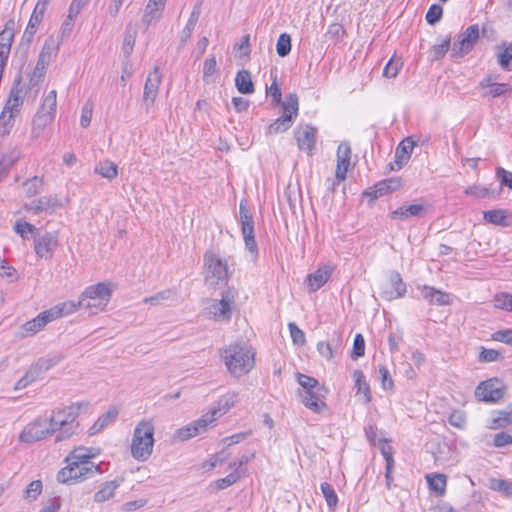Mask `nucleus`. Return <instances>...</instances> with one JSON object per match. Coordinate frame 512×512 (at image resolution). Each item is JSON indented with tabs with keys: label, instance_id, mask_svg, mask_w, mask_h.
<instances>
[{
	"label": "nucleus",
	"instance_id": "40",
	"mask_svg": "<svg viewBox=\"0 0 512 512\" xmlns=\"http://www.w3.org/2000/svg\"><path fill=\"white\" fill-rule=\"evenodd\" d=\"M95 173L100 174L103 178L108 180L115 179L118 175L117 165L111 161L100 162L94 168Z\"/></svg>",
	"mask_w": 512,
	"mask_h": 512
},
{
	"label": "nucleus",
	"instance_id": "58",
	"mask_svg": "<svg viewBox=\"0 0 512 512\" xmlns=\"http://www.w3.org/2000/svg\"><path fill=\"white\" fill-rule=\"evenodd\" d=\"M0 276L6 278L9 282H14L18 279V273L14 267L9 265L4 259L0 257Z\"/></svg>",
	"mask_w": 512,
	"mask_h": 512
},
{
	"label": "nucleus",
	"instance_id": "56",
	"mask_svg": "<svg viewBox=\"0 0 512 512\" xmlns=\"http://www.w3.org/2000/svg\"><path fill=\"white\" fill-rule=\"evenodd\" d=\"M494 305L496 308L512 312V295L506 292L497 293L494 296Z\"/></svg>",
	"mask_w": 512,
	"mask_h": 512
},
{
	"label": "nucleus",
	"instance_id": "48",
	"mask_svg": "<svg viewBox=\"0 0 512 512\" xmlns=\"http://www.w3.org/2000/svg\"><path fill=\"white\" fill-rule=\"evenodd\" d=\"M489 488L501 492L507 497L512 496V481L492 478L490 479Z\"/></svg>",
	"mask_w": 512,
	"mask_h": 512
},
{
	"label": "nucleus",
	"instance_id": "39",
	"mask_svg": "<svg viewBox=\"0 0 512 512\" xmlns=\"http://www.w3.org/2000/svg\"><path fill=\"white\" fill-rule=\"evenodd\" d=\"M497 416L493 418L491 428L499 429L512 424V404L506 409L496 412Z\"/></svg>",
	"mask_w": 512,
	"mask_h": 512
},
{
	"label": "nucleus",
	"instance_id": "11",
	"mask_svg": "<svg viewBox=\"0 0 512 512\" xmlns=\"http://www.w3.org/2000/svg\"><path fill=\"white\" fill-rule=\"evenodd\" d=\"M475 396L480 401L495 403L503 398L504 387L498 379H489L476 387Z\"/></svg>",
	"mask_w": 512,
	"mask_h": 512
},
{
	"label": "nucleus",
	"instance_id": "37",
	"mask_svg": "<svg viewBox=\"0 0 512 512\" xmlns=\"http://www.w3.org/2000/svg\"><path fill=\"white\" fill-rule=\"evenodd\" d=\"M57 94L55 90H51L44 98L43 103L38 110L39 115H49L53 120L56 113Z\"/></svg>",
	"mask_w": 512,
	"mask_h": 512
},
{
	"label": "nucleus",
	"instance_id": "54",
	"mask_svg": "<svg viewBox=\"0 0 512 512\" xmlns=\"http://www.w3.org/2000/svg\"><path fill=\"white\" fill-rule=\"evenodd\" d=\"M402 66L403 62L400 58L392 57L383 69V76L387 78L396 77Z\"/></svg>",
	"mask_w": 512,
	"mask_h": 512
},
{
	"label": "nucleus",
	"instance_id": "49",
	"mask_svg": "<svg viewBox=\"0 0 512 512\" xmlns=\"http://www.w3.org/2000/svg\"><path fill=\"white\" fill-rule=\"evenodd\" d=\"M241 474L238 471H232L226 477L216 480L213 483L214 491H220L230 487L240 480Z\"/></svg>",
	"mask_w": 512,
	"mask_h": 512
},
{
	"label": "nucleus",
	"instance_id": "21",
	"mask_svg": "<svg viewBox=\"0 0 512 512\" xmlns=\"http://www.w3.org/2000/svg\"><path fill=\"white\" fill-rule=\"evenodd\" d=\"M351 147L349 143L342 142L337 150V166L335 176L338 181L346 179L347 171L350 166Z\"/></svg>",
	"mask_w": 512,
	"mask_h": 512
},
{
	"label": "nucleus",
	"instance_id": "62",
	"mask_svg": "<svg viewBox=\"0 0 512 512\" xmlns=\"http://www.w3.org/2000/svg\"><path fill=\"white\" fill-rule=\"evenodd\" d=\"M42 488V482L40 480H34L27 486L24 497L29 501H33L41 494Z\"/></svg>",
	"mask_w": 512,
	"mask_h": 512
},
{
	"label": "nucleus",
	"instance_id": "57",
	"mask_svg": "<svg viewBox=\"0 0 512 512\" xmlns=\"http://www.w3.org/2000/svg\"><path fill=\"white\" fill-rule=\"evenodd\" d=\"M42 186V179L34 176L23 183V188L28 197L36 195Z\"/></svg>",
	"mask_w": 512,
	"mask_h": 512
},
{
	"label": "nucleus",
	"instance_id": "63",
	"mask_svg": "<svg viewBox=\"0 0 512 512\" xmlns=\"http://www.w3.org/2000/svg\"><path fill=\"white\" fill-rule=\"evenodd\" d=\"M297 380L299 385L303 388V391H312V389L321 387L315 378L301 373H298Z\"/></svg>",
	"mask_w": 512,
	"mask_h": 512
},
{
	"label": "nucleus",
	"instance_id": "16",
	"mask_svg": "<svg viewBox=\"0 0 512 512\" xmlns=\"http://www.w3.org/2000/svg\"><path fill=\"white\" fill-rule=\"evenodd\" d=\"M317 130L315 127L307 124L294 130V136L297 146L301 151L312 155L316 145Z\"/></svg>",
	"mask_w": 512,
	"mask_h": 512
},
{
	"label": "nucleus",
	"instance_id": "36",
	"mask_svg": "<svg viewBox=\"0 0 512 512\" xmlns=\"http://www.w3.org/2000/svg\"><path fill=\"white\" fill-rule=\"evenodd\" d=\"M209 313L215 320L228 321L232 315V307L225 301H214L209 307Z\"/></svg>",
	"mask_w": 512,
	"mask_h": 512
},
{
	"label": "nucleus",
	"instance_id": "2",
	"mask_svg": "<svg viewBox=\"0 0 512 512\" xmlns=\"http://www.w3.org/2000/svg\"><path fill=\"white\" fill-rule=\"evenodd\" d=\"M89 407V402H76L63 408L52 410L48 420L56 435L55 442H61L74 435L79 427L76 421L82 409Z\"/></svg>",
	"mask_w": 512,
	"mask_h": 512
},
{
	"label": "nucleus",
	"instance_id": "60",
	"mask_svg": "<svg viewBox=\"0 0 512 512\" xmlns=\"http://www.w3.org/2000/svg\"><path fill=\"white\" fill-rule=\"evenodd\" d=\"M442 15H443L442 7L438 4H432L428 9L425 18H426V21L428 24L434 25L440 21V19L442 18Z\"/></svg>",
	"mask_w": 512,
	"mask_h": 512
},
{
	"label": "nucleus",
	"instance_id": "55",
	"mask_svg": "<svg viewBox=\"0 0 512 512\" xmlns=\"http://www.w3.org/2000/svg\"><path fill=\"white\" fill-rule=\"evenodd\" d=\"M512 87L508 83H497L494 84L489 90L485 92V96H490L492 98H497L504 96L506 94H511Z\"/></svg>",
	"mask_w": 512,
	"mask_h": 512
},
{
	"label": "nucleus",
	"instance_id": "18",
	"mask_svg": "<svg viewBox=\"0 0 512 512\" xmlns=\"http://www.w3.org/2000/svg\"><path fill=\"white\" fill-rule=\"evenodd\" d=\"M401 186L399 177H391L377 182L374 186L364 191L363 196L369 197L371 201L382 197L390 192L396 191Z\"/></svg>",
	"mask_w": 512,
	"mask_h": 512
},
{
	"label": "nucleus",
	"instance_id": "38",
	"mask_svg": "<svg viewBox=\"0 0 512 512\" xmlns=\"http://www.w3.org/2000/svg\"><path fill=\"white\" fill-rule=\"evenodd\" d=\"M55 205V199L51 196H43L38 199L32 200L29 204L26 205L27 210H31L34 213L38 214L43 211H47Z\"/></svg>",
	"mask_w": 512,
	"mask_h": 512
},
{
	"label": "nucleus",
	"instance_id": "4",
	"mask_svg": "<svg viewBox=\"0 0 512 512\" xmlns=\"http://www.w3.org/2000/svg\"><path fill=\"white\" fill-rule=\"evenodd\" d=\"M155 427L152 420L143 419L135 427L131 454L138 461H146L153 452Z\"/></svg>",
	"mask_w": 512,
	"mask_h": 512
},
{
	"label": "nucleus",
	"instance_id": "25",
	"mask_svg": "<svg viewBox=\"0 0 512 512\" xmlns=\"http://www.w3.org/2000/svg\"><path fill=\"white\" fill-rule=\"evenodd\" d=\"M201 6L202 1H197L195 5L193 6L192 12L190 14V17L183 28V30L180 33V47H184L188 41V39L191 37L192 32L199 20L200 14H201Z\"/></svg>",
	"mask_w": 512,
	"mask_h": 512
},
{
	"label": "nucleus",
	"instance_id": "7",
	"mask_svg": "<svg viewBox=\"0 0 512 512\" xmlns=\"http://www.w3.org/2000/svg\"><path fill=\"white\" fill-rule=\"evenodd\" d=\"M204 266L207 269L206 281L213 284L227 283L231 278L232 272L229 270L227 261L221 259L212 252L204 254Z\"/></svg>",
	"mask_w": 512,
	"mask_h": 512
},
{
	"label": "nucleus",
	"instance_id": "59",
	"mask_svg": "<svg viewBox=\"0 0 512 512\" xmlns=\"http://www.w3.org/2000/svg\"><path fill=\"white\" fill-rule=\"evenodd\" d=\"M217 63L215 56H211L205 60L203 65V80L206 83H209L211 77L216 73Z\"/></svg>",
	"mask_w": 512,
	"mask_h": 512
},
{
	"label": "nucleus",
	"instance_id": "64",
	"mask_svg": "<svg viewBox=\"0 0 512 512\" xmlns=\"http://www.w3.org/2000/svg\"><path fill=\"white\" fill-rule=\"evenodd\" d=\"M495 172L501 185L507 186L512 190V172L504 169L503 167H497Z\"/></svg>",
	"mask_w": 512,
	"mask_h": 512
},
{
	"label": "nucleus",
	"instance_id": "46",
	"mask_svg": "<svg viewBox=\"0 0 512 512\" xmlns=\"http://www.w3.org/2000/svg\"><path fill=\"white\" fill-rule=\"evenodd\" d=\"M176 296V292L173 289H165L153 296L144 298V303L156 306L161 304L163 301L173 300Z\"/></svg>",
	"mask_w": 512,
	"mask_h": 512
},
{
	"label": "nucleus",
	"instance_id": "34",
	"mask_svg": "<svg viewBox=\"0 0 512 512\" xmlns=\"http://www.w3.org/2000/svg\"><path fill=\"white\" fill-rule=\"evenodd\" d=\"M235 86L242 94H252L255 87L251 79V73L248 70H240L235 77Z\"/></svg>",
	"mask_w": 512,
	"mask_h": 512
},
{
	"label": "nucleus",
	"instance_id": "8",
	"mask_svg": "<svg viewBox=\"0 0 512 512\" xmlns=\"http://www.w3.org/2000/svg\"><path fill=\"white\" fill-rule=\"evenodd\" d=\"M54 434V430L48 420V417H37L27 424L22 430L19 440L24 443H34Z\"/></svg>",
	"mask_w": 512,
	"mask_h": 512
},
{
	"label": "nucleus",
	"instance_id": "43",
	"mask_svg": "<svg viewBox=\"0 0 512 512\" xmlns=\"http://www.w3.org/2000/svg\"><path fill=\"white\" fill-rule=\"evenodd\" d=\"M293 124V120L290 119V115H282L277 118L273 123L268 126V134H278L287 131Z\"/></svg>",
	"mask_w": 512,
	"mask_h": 512
},
{
	"label": "nucleus",
	"instance_id": "42",
	"mask_svg": "<svg viewBox=\"0 0 512 512\" xmlns=\"http://www.w3.org/2000/svg\"><path fill=\"white\" fill-rule=\"evenodd\" d=\"M53 120L49 115H39L36 113L33 122H32V130L31 135L33 138H39L44 129L49 125Z\"/></svg>",
	"mask_w": 512,
	"mask_h": 512
},
{
	"label": "nucleus",
	"instance_id": "23",
	"mask_svg": "<svg viewBox=\"0 0 512 512\" xmlns=\"http://www.w3.org/2000/svg\"><path fill=\"white\" fill-rule=\"evenodd\" d=\"M331 277V270L327 266L318 268L315 272L307 275L305 284L310 292H316L323 287Z\"/></svg>",
	"mask_w": 512,
	"mask_h": 512
},
{
	"label": "nucleus",
	"instance_id": "19",
	"mask_svg": "<svg viewBox=\"0 0 512 512\" xmlns=\"http://www.w3.org/2000/svg\"><path fill=\"white\" fill-rule=\"evenodd\" d=\"M161 80L162 76L158 67H155L147 76L143 92V103L147 109L151 107L156 100Z\"/></svg>",
	"mask_w": 512,
	"mask_h": 512
},
{
	"label": "nucleus",
	"instance_id": "9",
	"mask_svg": "<svg viewBox=\"0 0 512 512\" xmlns=\"http://www.w3.org/2000/svg\"><path fill=\"white\" fill-rule=\"evenodd\" d=\"M61 357L54 356L48 358H40L38 362L31 366V368L20 378L15 384V390L24 389L29 384L38 379L43 373L59 363Z\"/></svg>",
	"mask_w": 512,
	"mask_h": 512
},
{
	"label": "nucleus",
	"instance_id": "24",
	"mask_svg": "<svg viewBox=\"0 0 512 512\" xmlns=\"http://www.w3.org/2000/svg\"><path fill=\"white\" fill-rule=\"evenodd\" d=\"M418 289L422 298L431 305L443 306L450 304V295L446 292L427 285L419 287Z\"/></svg>",
	"mask_w": 512,
	"mask_h": 512
},
{
	"label": "nucleus",
	"instance_id": "1",
	"mask_svg": "<svg viewBox=\"0 0 512 512\" xmlns=\"http://www.w3.org/2000/svg\"><path fill=\"white\" fill-rule=\"evenodd\" d=\"M93 456L90 448H75L66 456L67 465L58 472L57 481L67 484L70 481H84L101 474V466L90 460Z\"/></svg>",
	"mask_w": 512,
	"mask_h": 512
},
{
	"label": "nucleus",
	"instance_id": "31",
	"mask_svg": "<svg viewBox=\"0 0 512 512\" xmlns=\"http://www.w3.org/2000/svg\"><path fill=\"white\" fill-rule=\"evenodd\" d=\"M119 414V411L116 407H110L108 411L101 415L97 421L90 427L89 433L90 435H95L98 432H100L103 428L108 426L109 424L113 423L117 416Z\"/></svg>",
	"mask_w": 512,
	"mask_h": 512
},
{
	"label": "nucleus",
	"instance_id": "22",
	"mask_svg": "<svg viewBox=\"0 0 512 512\" xmlns=\"http://www.w3.org/2000/svg\"><path fill=\"white\" fill-rule=\"evenodd\" d=\"M427 214V208L422 204L403 205L392 211L390 217L394 220H408L411 217H423Z\"/></svg>",
	"mask_w": 512,
	"mask_h": 512
},
{
	"label": "nucleus",
	"instance_id": "44",
	"mask_svg": "<svg viewBox=\"0 0 512 512\" xmlns=\"http://www.w3.org/2000/svg\"><path fill=\"white\" fill-rule=\"evenodd\" d=\"M503 50L497 54V61L505 71H512V41L508 46L503 44Z\"/></svg>",
	"mask_w": 512,
	"mask_h": 512
},
{
	"label": "nucleus",
	"instance_id": "35",
	"mask_svg": "<svg viewBox=\"0 0 512 512\" xmlns=\"http://www.w3.org/2000/svg\"><path fill=\"white\" fill-rule=\"evenodd\" d=\"M46 9L45 3H37L26 27L25 35L33 37L38 25L42 22Z\"/></svg>",
	"mask_w": 512,
	"mask_h": 512
},
{
	"label": "nucleus",
	"instance_id": "45",
	"mask_svg": "<svg viewBox=\"0 0 512 512\" xmlns=\"http://www.w3.org/2000/svg\"><path fill=\"white\" fill-rule=\"evenodd\" d=\"M429 488L434 491L437 495L441 496L444 494L446 489L447 478L444 474H435L433 476H427Z\"/></svg>",
	"mask_w": 512,
	"mask_h": 512
},
{
	"label": "nucleus",
	"instance_id": "12",
	"mask_svg": "<svg viewBox=\"0 0 512 512\" xmlns=\"http://www.w3.org/2000/svg\"><path fill=\"white\" fill-rule=\"evenodd\" d=\"M59 244L58 232H45L34 237V250L37 257L50 260Z\"/></svg>",
	"mask_w": 512,
	"mask_h": 512
},
{
	"label": "nucleus",
	"instance_id": "33",
	"mask_svg": "<svg viewBox=\"0 0 512 512\" xmlns=\"http://www.w3.org/2000/svg\"><path fill=\"white\" fill-rule=\"evenodd\" d=\"M415 143L410 140V138H407L406 140H403L395 151V163L398 166V169H400L404 163H406L413 151Z\"/></svg>",
	"mask_w": 512,
	"mask_h": 512
},
{
	"label": "nucleus",
	"instance_id": "10",
	"mask_svg": "<svg viewBox=\"0 0 512 512\" xmlns=\"http://www.w3.org/2000/svg\"><path fill=\"white\" fill-rule=\"evenodd\" d=\"M479 38V27L477 24L470 25L459 35V40L454 43L451 51L453 58H462L472 50Z\"/></svg>",
	"mask_w": 512,
	"mask_h": 512
},
{
	"label": "nucleus",
	"instance_id": "15",
	"mask_svg": "<svg viewBox=\"0 0 512 512\" xmlns=\"http://www.w3.org/2000/svg\"><path fill=\"white\" fill-rule=\"evenodd\" d=\"M406 284L404 283L401 275L397 271H392L389 275V285L382 287L380 297L386 301H392L402 298L406 294Z\"/></svg>",
	"mask_w": 512,
	"mask_h": 512
},
{
	"label": "nucleus",
	"instance_id": "30",
	"mask_svg": "<svg viewBox=\"0 0 512 512\" xmlns=\"http://www.w3.org/2000/svg\"><path fill=\"white\" fill-rule=\"evenodd\" d=\"M122 479H115L103 484V486L94 494L96 503L105 502L115 495L116 489L121 485Z\"/></svg>",
	"mask_w": 512,
	"mask_h": 512
},
{
	"label": "nucleus",
	"instance_id": "53",
	"mask_svg": "<svg viewBox=\"0 0 512 512\" xmlns=\"http://www.w3.org/2000/svg\"><path fill=\"white\" fill-rule=\"evenodd\" d=\"M276 51L280 57L287 56L291 51V37L287 33H282L276 44Z\"/></svg>",
	"mask_w": 512,
	"mask_h": 512
},
{
	"label": "nucleus",
	"instance_id": "26",
	"mask_svg": "<svg viewBox=\"0 0 512 512\" xmlns=\"http://www.w3.org/2000/svg\"><path fill=\"white\" fill-rule=\"evenodd\" d=\"M483 218L488 223L501 226L509 227L512 226V214L505 209H493L483 213Z\"/></svg>",
	"mask_w": 512,
	"mask_h": 512
},
{
	"label": "nucleus",
	"instance_id": "51",
	"mask_svg": "<svg viewBox=\"0 0 512 512\" xmlns=\"http://www.w3.org/2000/svg\"><path fill=\"white\" fill-rule=\"evenodd\" d=\"M253 349L250 339L245 333L244 336L237 338L232 344L229 345V349L224 352H250Z\"/></svg>",
	"mask_w": 512,
	"mask_h": 512
},
{
	"label": "nucleus",
	"instance_id": "6",
	"mask_svg": "<svg viewBox=\"0 0 512 512\" xmlns=\"http://www.w3.org/2000/svg\"><path fill=\"white\" fill-rule=\"evenodd\" d=\"M239 222L245 242V247L251 254L253 260L258 257V245L255 240L254 219L247 200L242 199L239 204Z\"/></svg>",
	"mask_w": 512,
	"mask_h": 512
},
{
	"label": "nucleus",
	"instance_id": "32",
	"mask_svg": "<svg viewBox=\"0 0 512 512\" xmlns=\"http://www.w3.org/2000/svg\"><path fill=\"white\" fill-rule=\"evenodd\" d=\"M166 1H162L160 4L158 0H149L145 7L143 15V23L149 26L154 20H157L161 16V12L164 9Z\"/></svg>",
	"mask_w": 512,
	"mask_h": 512
},
{
	"label": "nucleus",
	"instance_id": "41",
	"mask_svg": "<svg viewBox=\"0 0 512 512\" xmlns=\"http://www.w3.org/2000/svg\"><path fill=\"white\" fill-rule=\"evenodd\" d=\"M283 109L282 115H290V119H294L298 114V97L294 93H290L285 97V100L280 103Z\"/></svg>",
	"mask_w": 512,
	"mask_h": 512
},
{
	"label": "nucleus",
	"instance_id": "47",
	"mask_svg": "<svg viewBox=\"0 0 512 512\" xmlns=\"http://www.w3.org/2000/svg\"><path fill=\"white\" fill-rule=\"evenodd\" d=\"M464 192L466 195H471L476 198H486L490 196L496 198L498 195V192L477 184L467 187Z\"/></svg>",
	"mask_w": 512,
	"mask_h": 512
},
{
	"label": "nucleus",
	"instance_id": "27",
	"mask_svg": "<svg viewBox=\"0 0 512 512\" xmlns=\"http://www.w3.org/2000/svg\"><path fill=\"white\" fill-rule=\"evenodd\" d=\"M237 396L235 394H227L222 396L215 407H213L207 415L213 416V422L216 421L220 416L227 413L236 403Z\"/></svg>",
	"mask_w": 512,
	"mask_h": 512
},
{
	"label": "nucleus",
	"instance_id": "17",
	"mask_svg": "<svg viewBox=\"0 0 512 512\" xmlns=\"http://www.w3.org/2000/svg\"><path fill=\"white\" fill-rule=\"evenodd\" d=\"M212 423H213V416L207 415L205 413L204 415L201 416V418L178 429L176 432L177 437L182 441L189 440L192 437H195L197 435L204 433L207 430L208 426Z\"/></svg>",
	"mask_w": 512,
	"mask_h": 512
},
{
	"label": "nucleus",
	"instance_id": "3",
	"mask_svg": "<svg viewBox=\"0 0 512 512\" xmlns=\"http://www.w3.org/2000/svg\"><path fill=\"white\" fill-rule=\"evenodd\" d=\"M113 292L111 283L100 282L95 285L88 286L76 301H66L65 303H73V313L79 308L89 311L90 314H97L103 311L108 305Z\"/></svg>",
	"mask_w": 512,
	"mask_h": 512
},
{
	"label": "nucleus",
	"instance_id": "5",
	"mask_svg": "<svg viewBox=\"0 0 512 512\" xmlns=\"http://www.w3.org/2000/svg\"><path fill=\"white\" fill-rule=\"evenodd\" d=\"M73 303H60L38 314L34 319L23 324L25 335H32L42 330L48 323L73 313Z\"/></svg>",
	"mask_w": 512,
	"mask_h": 512
},
{
	"label": "nucleus",
	"instance_id": "28",
	"mask_svg": "<svg viewBox=\"0 0 512 512\" xmlns=\"http://www.w3.org/2000/svg\"><path fill=\"white\" fill-rule=\"evenodd\" d=\"M56 46L54 44L53 39L46 40L45 44L43 45L41 52L38 56V60L36 63V70L43 71L46 73V69L50 64V61L52 59V56L56 53Z\"/></svg>",
	"mask_w": 512,
	"mask_h": 512
},
{
	"label": "nucleus",
	"instance_id": "61",
	"mask_svg": "<svg viewBox=\"0 0 512 512\" xmlns=\"http://www.w3.org/2000/svg\"><path fill=\"white\" fill-rule=\"evenodd\" d=\"M450 37L444 39L440 44H436L432 47V56L434 60L442 59L450 48Z\"/></svg>",
	"mask_w": 512,
	"mask_h": 512
},
{
	"label": "nucleus",
	"instance_id": "50",
	"mask_svg": "<svg viewBox=\"0 0 512 512\" xmlns=\"http://www.w3.org/2000/svg\"><path fill=\"white\" fill-rule=\"evenodd\" d=\"M322 494L327 502L330 509H334L338 504V497L333 486L327 482H323L320 485Z\"/></svg>",
	"mask_w": 512,
	"mask_h": 512
},
{
	"label": "nucleus",
	"instance_id": "20",
	"mask_svg": "<svg viewBox=\"0 0 512 512\" xmlns=\"http://www.w3.org/2000/svg\"><path fill=\"white\" fill-rule=\"evenodd\" d=\"M323 387L312 389V391H302L299 393L302 404L311 411L320 414L325 408L326 403L323 401Z\"/></svg>",
	"mask_w": 512,
	"mask_h": 512
},
{
	"label": "nucleus",
	"instance_id": "52",
	"mask_svg": "<svg viewBox=\"0 0 512 512\" xmlns=\"http://www.w3.org/2000/svg\"><path fill=\"white\" fill-rule=\"evenodd\" d=\"M17 114H12L2 110L0 114V135H8L14 126V118Z\"/></svg>",
	"mask_w": 512,
	"mask_h": 512
},
{
	"label": "nucleus",
	"instance_id": "13",
	"mask_svg": "<svg viewBox=\"0 0 512 512\" xmlns=\"http://www.w3.org/2000/svg\"><path fill=\"white\" fill-rule=\"evenodd\" d=\"M255 354H229L225 357V365L229 372L240 377L247 374L255 365Z\"/></svg>",
	"mask_w": 512,
	"mask_h": 512
},
{
	"label": "nucleus",
	"instance_id": "29",
	"mask_svg": "<svg viewBox=\"0 0 512 512\" xmlns=\"http://www.w3.org/2000/svg\"><path fill=\"white\" fill-rule=\"evenodd\" d=\"M354 388L356 394L362 396L364 404H368L372 400L371 392L368 383L366 382L365 376L361 370H355L353 372Z\"/></svg>",
	"mask_w": 512,
	"mask_h": 512
},
{
	"label": "nucleus",
	"instance_id": "14",
	"mask_svg": "<svg viewBox=\"0 0 512 512\" xmlns=\"http://www.w3.org/2000/svg\"><path fill=\"white\" fill-rule=\"evenodd\" d=\"M27 89L22 85V76L19 74L13 82L9 97L5 103L4 110L6 112L19 115Z\"/></svg>",
	"mask_w": 512,
	"mask_h": 512
}]
</instances>
